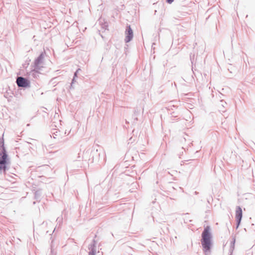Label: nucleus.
<instances>
[{"label":"nucleus","mask_w":255,"mask_h":255,"mask_svg":"<svg viewBox=\"0 0 255 255\" xmlns=\"http://www.w3.org/2000/svg\"><path fill=\"white\" fill-rule=\"evenodd\" d=\"M0 174H5L6 171L9 169L8 165L10 163L9 159L6 149L4 146V139L3 137L0 138Z\"/></svg>","instance_id":"obj_2"},{"label":"nucleus","mask_w":255,"mask_h":255,"mask_svg":"<svg viewBox=\"0 0 255 255\" xmlns=\"http://www.w3.org/2000/svg\"><path fill=\"white\" fill-rule=\"evenodd\" d=\"M98 149H96V151H93V155L96 153V152H98Z\"/></svg>","instance_id":"obj_23"},{"label":"nucleus","mask_w":255,"mask_h":255,"mask_svg":"<svg viewBox=\"0 0 255 255\" xmlns=\"http://www.w3.org/2000/svg\"><path fill=\"white\" fill-rule=\"evenodd\" d=\"M59 133H60V131H58V130H56L55 132H54L53 133V137L54 138H56L57 136H59Z\"/></svg>","instance_id":"obj_12"},{"label":"nucleus","mask_w":255,"mask_h":255,"mask_svg":"<svg viewBox=\"0 0 255 255\" xmlns=\"http://www.w3.org/2000/svg\"><path fill=\"white\" fill-rule=\"evenodd\" d=\"M225 108H223L222 107H219V111L220 112L224 113L226 111V110L225 109Z\"/></svg>","instance_id":"obj_16"},{"label":"nucleus","mask_w":255,"mask_h":255,"mask_svg":"<svg viewBox=\"0 0 255 255\" xmlns=\"http://www.w3.org/2000/svg\"><path fill=\"white\" fill-rule=\"evenodd\" d=\"M51 255H55L54 253H53V251L51 249Z\"/></svg>","instance_id":"obj_24"},{"label":"nucleus","mask_w":255,"mask_h":255,"mask_svg":"<svg viewBox=\"0 0 255 255\" xmlns=\"http://www.w3.org/2000/svg\"><path fill=\"white\" fill-rule=\"evenodd\" d=\"M189 214H185V217L184 218V222L186 223H187L188 222H191L192 221V220L189 219L188 218Z\"/></svg>","instance_id":"obj_11"},{"label":"nucleus","mask_w":255,"mask_h":255,"mask_svg":"<svg viewBox=\"0 0 255 255\" xmlns=\"http://www.w3.org/2000/svg\"><path fill=\"white\" fill-rule=\"evenodd\" d=\"M138 115V111H136L135 110H134V116L135 117L134 119V121H137L138 119H137V115Z\"/></svg>","instance_id":"obj_14"},{"label":"nucleus","mask_w":255,"mask_h":255,"mask_svg":"<svg viewBox=\"0 0 255 255\" xmlns=\"http://www.w3.org/2000/svg\"><path fill=\"white\" fill-rule=\"evenodd\" d=\"M136 139V137L135 136H134V137H131L129 139V140L131 142H132L133 141H134Z\"/></svg>","instance_id":"obj_18"},{"label":"nucleus","mask_w":255,"mask_h":255,"mask_svg":"<svg viewBox=\"0 0 255 255\" xmlns=\"http://www.w3.org/2000/svg\"><path fill=\"white\" fill-rule=\"evenodd\" d=\"M221 107L223 108H225V106L227 105V103L225 102L224 100L220 101Z\"/></svg>","instance_id":"obj_13"},{"label":"nucleus","mask_w":255,"mask_h":255,"mask_svg":"<svg viewBox=\"0 0 255 255\" xmlns=\"http://www.w3.org/2000/svg\"><path fill=\"white\" fill-rule=\"evenodd\" d=\"M16 82L18 87L27 88L30 86L29 81L21 76L17 77Z\"/></svg>","instance_id":"obj_3"},{"label":"nucleus","mask_w":255,"mask_h":255,"mask_svg":"<svg viewBox=\"0 0 255 255\" xmlns=\"http://www.w3.org/2000/svg\"><path fill=\"white\" fill-rule=\"evenodd\" d=\"M236 229H238L239 227L243 217V211L240 206H237L236 210Z\"/></svg>","instance_id":"obj_4"},{"label":"nucleus","mask_w":255,"mask_h":255,"mask_svg":"<svg viewBox=\"0 0 255 255\" xmlns=\"http://www.w3.org/2000/svg\"><path fill=\"white\" fill-rule=\"evenodd\" d=\"M61 220H62V219H60V218L58 217V218H57L56 221H57V222H60Z\"/></svg>","instance_id":"obj_22"},{"label":"nucleus","mask_w":255,"mask_h":255,"mask_svg":"<svg viewBox=\"0 0 255 255\" xmlns=\"http://www.w3.org/2000/svg\"><path fill=\"white\" fill-rule=\"evenodd\" d=\"M96 241L94 239L92 241V243L89 245V250L90 252L88 253V255H96Z\"/></svg>","instance_id":"obj_7"},{"label":"nucleus","mask_w":255,"mask_h":255,"mask_svg":"<svg viewBox=\"0 0 255 255\" xmlns=\"http://www.w3.org/2000/svg\"><path fill=\"white\" fill-rule=\"evenodd\" d=\"M39 69H36L34 68V70L31 71V74L34 77H36L37 76H38V74L39 73L38 72V70Z\"/></svg>","instance_id":"obj_9"},{"label":"nucleus","mask_w":255,"mask_h":255,"mask_svg":"<svg viewBox=\"0 0 255 255\" xmlns=\"http://www.w3.org/2000/svg\"><path fill=\"white\" fill-rule=\"evenodd\" d=\"M40 196H41V193H40V191H36L35 192L34 196H35V199L39 200L40 199Z\"/></svg>","instance_id":"obj_10"},{"label":"nucleus","mask_w":255,"mask_h":255,"mask_svg":"<svg viewBox=\"0 0 255 255\" xmlns=\"http://www.w3.org/2000/svg\"><path fill=\"white\" fill-rule=\"evenodd\" d=\"M201 243L205 255H211L213 241L211 228L209 226L204 228L201 234Z\"/></svg>","instance_id":"obj_1"},{"label":"nucleus","mask_w":255,"mask_h":255,"mask_svg":"<svg viewBox=\"0 0 255 255\" xmlns=\"http://www.w3.org/2000/svg\"><path fill=\"white\" fill-rule=\"evenodd\" d=\"M80 156L79 155L78 157V160H80Z\"/></svg>","instance_id":"obj_27"},{"label":"nucleus","mask_w":255,"mask_h":255,"mask_svg":"<svg viewBox=\"0 0 255 255\" xmlns=\"http://www.w3.org/2000/svg\"><path fill=\"white\" fill-rule=\"evenodd\" d=\"M44 52H42L38 56V57L34 60L33 63V67L36 69H41V66L40 65L43 63L44 58Z\"/></svg>","instance_id":"obj_6"},{"label":"nucleus","mask_w":255,"mask_h":255,"mask_svg":"<svg viewBox=\"0 0 255 255\" xmlns=\"http://www.w3.org/2000/svg\"><path fill=\"white\" fill-rule=\"evenodd\" d=\"M116 46V48H117V49H119L121 47L120 45H115Z\"/></svg>","instance_id":"obj_25"},{"label":"nucleus","mask_w":255,"mask_h":255,"mask_svg":"<svg viewBox=\"0 0 255 255\" xmlns=\"http://www.w3.org/2000/svg\"><path fill=\"white\" fill-rule=\"evenodd\" d=\"M120 39H121V42H122V34H121V36H120Z\"/></svg>","instance_id":"obj_26"},{"label":"nucleus","mask_w":255,"mask_h":255,"mask_svg":"<svg viewBox=\"0 0 255 255\" xmlns=\"http://www.w3.org/2000/svg\"><path fill=\"white\" fill-rule=\"evenodd\" d=\"M79 71H81L80 69H78L76 70V71L74 73V77H77V73L79 72Z\"/></svg>","instance_id":"obj_19"},{"label":"nucleus","mask_w":255,"mask_h":255,"mask_svg":"<svg viewBox=\"0 0 255 255\" xmlns=\"http://www.w3.org/2000/svg\"><path fill=\"white\" fill-rule=\"evenodd\" d=\"M166 2L169 4H171L174 0H166Z\"/></svg>","instance_id":"obj_21"},{"label":"nucleus","mask_w":255,"mask_h":255,"mask_svg":"<svg viewBox=\"0 0 255 255\" xmlns=\"http://www.w3.org/2000/svg\"><path fill=\"white\" fill-rule=\"evenodd\" d=\"M105 26L106 27L105 29H107V27H108V25H105Z\"/></svg>","instance_id":"obj_28"},{"label":"nucleus","mask_w":255,"mask_h":255,"mask_svg":"<svg viewBox=\"0 0 255 255\" xmlns=\"http://www.w3.org/2000/svg\"><path fill=\"white\" fill-rule=\"evenodd\" d=\"M176 117H177V116H174V115H172L171 117V122L172 123H173L174 122V118H176Z\"/></svg>","instance_id":"obj_17"},{"label":"nucleus","mask_w":255,"mask_h":255,"mask_svg":"<svg viewBox=\"0 0 255 255\" xmlns=\"http://www.w3.org/2000/svg\"><path fill=\"white\" fill-rule=\"evenodd\" d=\"M235 242H236V237H234L232 238V240L231 242V244H230V252H233V251L234 250Z\"/></svg>","instance_id":"obj_8"},{"label":"nucleus","mask_w":255,"mask_h":255,"mask_svg":"<svg viewBox=\"0 0 255 255\" xmlns=\"http://www.w3.org/2000/svg\"><path fill=\"white\" fill-rule=\"evenodd\" d=\"M195 194H198L197 192V191H195Z\"/></svg>","instance_id":"obj_29"},{"label":"nucleus","mask_w":255,"mask_h":255,"mask_svg":"<svg viewBox=\"0 0 255 255\" xmlns=\"http://www.w3.org/2000/svg\"><path fill=\"white\" fill-rule=\"evenodd\" d=\"M97 154L99 156L100 155V153H98Z\"/></svg>","instance_id":"obj_30"},{"label":"nucleus","mask_w":255,"mask_h":255,"mask_svg":"<svg viewBox=\"0 0 255 255\" xmlns=\"http://www.w3.org/2000/svg\"><path fill=\"white\" fill-rule=\"evenodd\" d=\"M125 35L126 37L125 41L126 43H128L132 39L133 37V33L130 25L127 24L125 30Z\"/></svg>","instance_id":"obj_5"},{"label":"nucleus","mask_w":255,"mask_h":255,"mask_svg":"<svg viewBox=\"0 0 255 255\" xmlns=\"http://www.w3.org/2000/svg\"><path fill=\"white\" fill-rule=\"evenodd\" d=\"M119 204L117 203H115L114 204H113L112 207L113 208H115V209H117V206Z\"/></svg>","instance_id":"obj_20"},{"label":"nucleus","mask_w":255,"mask_h":255,"mask_svg":"<svg viewBox=\"0 0 255 255\" xmlns=\"http://www.w3.org/2000/svg\"><path fill=\"white\" fill-rule=\"evenodd\" d=\"M75 78L76 77H73V78L71 83V85H70V89L74 88L73 85L75 82Z\"/></svg>","instance_id":"obj_15"}]
</instances>
